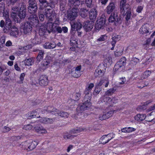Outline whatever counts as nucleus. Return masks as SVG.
<instances>
[{
    "label": "nucleus",
    "instance_id": "obj_1",
    "mask_svg": "<svg viewBox=\"0 0 155 155\" xmlns=\"http://www.w3.org/2000/svg\"><path fill=\"white\" fill-rule=\"evenodd\" d=\"M116 8L115 3L111 2L106 7L105 10L107 14L111 15L108 18L109 22H113L114 25L117 26L121 23V17L118 15Z\"/></svg>",
    "mask_w": 155,
    "mask_h": 155
},
{
    "label": "nucleus",
    "instance_id": "obj_2",
    "mask_svg": "<svg viewBox=\"0 0 155 155\" xmlns=\"http://www.w3.org/2000/svg\"><path fill=\"white\" fill-rule=\"evenodd\" d=\"M5 22L2 20L0 22V26L3 28V31L4 33H8L10 32L12 25V21L10 19L5 20Z\"/></svg>",
    "mask_w": 155,
    "mask_h": 155
},
{
    "label": "nucleus",
    "instance_id": "obj_3",
    "mask_svg": "<svg viewBox=\"0 0 155 155\" xmlns=\"http://www.w3.org/2000/svg\"><path fill=\"white\" fill-rule=\"evenodd\" d=\"M20 9L17 14V17L20 20V22L25 18L27 12L26 5L23 3L21 4Z\"/></svg>",
    "mask_w": 155,
    "mask_h": 155
},
{
    "label": "nucleus",
    "instance_id": "obj_4",
    "mask_svg": "<svg viewBox=\"0 0 155 155\" xmlns=\"http://www.w3.org/2000/svg\"><path fill=\"white\" fill-rule=\"evenodd\" d=\"M79 6H74L73 7L70 6L72 8L71 10L68 14V18L70 20L72 21L74 19L78 16L79 9L78 7Z\"/></svg>",
    "mask_w": 155,
    "mask_h": 155
},
{
    "label": "nucleus",
    "instance_id": "obj_5",
    "mask_svg": "<svg viewBox=\"0 0 155 155\" xmlns=\"http://www.w3.org/2000/svg\"><path fill=\"white\" fill-rule=\"evenodd\" d=\"M49 24H51L47 23V25L41 26L39 30V34L40 35L43 36L48 33L49 34L51 32V29H49Z\"/></svg>",
    "mask_w": 155,
    "mask_h": 155
},
{
    "label": "nucleus",
    "instance_id": "obj_6",
    "mask_svg": "<svg viewBox=\"0 0 155 155\" xmlns=\"http://www.w3.org/2000/svg\"><path fill=\"white\" fill-rule=\"evenodd\" d=\"M105 23V17L104 15H102L99 19L97 20L95 24V28L97 30L103 28Z\"/></svg>",
    "mask_w": 155,
    "mask_h": 155
},
{
    "label": "nucleus",
    "instance_id": "obj_7",
    "mask_svg": "<svg viewBox=\"0 0 155 155\" xmlns=\"http://www.w3.org/2000/svg\"><path fill=\"white\" fill-rule=\"evenodd\" d=\"M37 144V143L35 141L30 143L26 141L24 143L23 146H24L25 149H26L28 151H31L35 148Z\"/></svg>",
    "mask_w": 155,
    "mask_h": 155
},
{
    "label": "nucleus",
    "instance_id": "obj_8",
    "mask_svg": "<svg viewBox=\"0 0 155 155\" xmlns=\"http://www.w3.org/2000/svg\"><path fill=\"white\" fill-rule=\"evenodd\" d=\"M58 109L54 107L53 106H48L45 107L43 110H41L43 114L51 113L54 115H56V113Z\"/></svg>",
    "mask_w": 155,
    "mask_h": 155
},
{
    "label": "nucleus",
    "instance_id": "obj_9",
    "mask_svg": "<svg viewBox=\"0 0 155 155\" xmlns=\"http://www.w3.org/2000/svg\"><path fill=\"white\" fill-rule=\"evenodd\" d=\"M19 11V8L16 6L12 7L11 10V15L14 21L17 23H20V20L17 17V14Z\"/></svg>",
    "mask_w": 155,
    "mask_h": 155
},
{
    "label": "nucleus",
    "instance_id": "obj_10",
    "mask_svg": "<svg viewBox=\"0 0 155 155\" xmlns=\"http://www.w3.org/2000/svg\"><path fill=\"white\" fill-rule=\"evenodd\" d=\"M29 21L33 26H39V20L38 17L36 15H31L28 18Z\"/></svg>",
    "mask_w": 155,
    "mask_h": 155
},
{
    "label": "nucleus",
    "instance_id": "obj_11",
    "mask_svg": "<svg viewBox=\"0 0 155 155\" xmlns=\"http://www.w3.org/2000/svg\"><path fill=\"white\" fill-rule=\"evenodd\" d=\"M94 25V22L91 20H87L85 21L84 23L83 28L86 31H89L91 30Z\"/></svg>",
    "mask_w": 155,
    "mask_h": 155
},
{
    "label": "nucleus",
    "instance_id": "obj_12",
    "mask_svg": "<svg viewBox=\"0 0 155 155\" xmlns=\"http://www.w3.org/2000/svg\"><path fill=\"white\" fill-rule=\"evenodd\" d=\"M33 26L28 22H25L23 27V32L25 34L30 33L32 29Z\"/></svg>",
    "mask_w": 155,
    "mask_h": 155
},
{
    "label": "nucleus",
    "instance_id": "obj_13",
    "mask_svg": "<svg viewBox=\"0 0 155 155\" xmlns=\"http://www.w3.org/2000/svg\"><path fill=\"white\" fill-rule=\"evenodd\" d=\"M48 80L46 75H41L39 79V84L41 86H46L48 84Z\"/></svg>",
    "mask_w": 155,
    "mask_h": 155
},
{
    "label": "nucleus",
    "instance_id": "obj_14",
    "mask_svg": "<svg viewBox=\"0 0 155 155\" xmlns=\"http://www.w3.org/2000/svg\"><path fill=\"white\" fill-rule=\"evenodd\" d=\"M41 111V109L37 110V111H32V112L29 113L28 114L27 118L29 119H31L32 118L37 117V118L40 117V116H38V112Z\"/></svg>",
    "mask_w": 155,
    "mask_h": 155
},
{
    "label": "nucleus",
    "instance_id": "obj_15",
    "mask_svg": "<svg viewBox=\"0 0 155 155\" xmlns=\"http://www.w3.org/2000/svg\"><path fill=\"white\" fill-rule=\"evenodd\" d=\"M110 135L107 134L104 135L101 137L99 140V142L103 144H104L107 143L110 140L113 138L112 136L111 138H109Z\"/></svg>",
    "mask_w": 155,
    "mask_h": 155
},
{
    "label": "nucleus",
    "instance_id": "obj_16",
    "mask_svg": "<svg viewBox=\"0 0 155 155\" xmlns=\"http://www.w3.org/2000/svg\"><path fill=\"white\" fill-rule=\"evenodd\" d=\"M149 26V25L148 24L143 25L139 29V32L141 34L148 33Z\"/></svg>",
    "mask_w": 155,
    "mask_h": 155
},
{
    "label": "nucleus",
    "instance_id": "obj_17",
    "mask_svg": "<svg viewBox=\"0 0 155 155\" xmlns=\"http://www.w3.org/2000/svg\"><path fill=\"white\" fill-rule=\"evenodd\" d=\"M89 13V18L91 20H95L96 19L97 15V12L95 8L91 9Z\"/></svg>",
    "mask_w": 155,
    "mask_h": 155
},
{
    "label": "nucleus",
    "instance_id": "obj_18",
    "mask_svg": "<svg viewBox=\"0 0 155 155\" xmlns=\"http://www.w3.org/2000/svg\"><path fill=\"white\" fill-rule=\"evenodd\" d=\"M49 29H51V32H58L59 33H61L62 32V29L60 27L58 26V25H49Z\"/></svg>",
    "mask_w": 155,
    "mask_h": 155
},
{
    "label": "nucleus",
    "instance_id": "obj_19",
    "mask_svg": "<svg viewBox=\"0 0 155 155\" xmlns=\"http://www.w3.org/2000/svg\"><path fill=\"white\" fill-rule=\"evenodd\" d=\"M68 5L69 6H79L80 4V0H68Z\"/></svg>",
    "mask_w": 155,
    "mask_h": 155
},
{
    "label": "nucleus",
    "instance_id": "obj_20",
    "mask_svg": "<svg viewBox=\"0 0 155 155\" xmlns=\"http://www.w3.org/2000/svg\"><path fill=\"white\" fill-rule=\"evenodd\" d=\"M10 31V35L11 36L16 37L18 35V29L14 26H12Z\"/></svg>",
    "mask_w": 155,
    "mask_h": 155
},
{
    "label": "nucleus",
    "instance_id": "obj_21",
    "mask_svg": "<svg viewBox=\"0 0 155 155\" xmlns=\"http://www.w3.org/2000/svg\"><path fill=\"white\" fill-rule=\"evenodd\" d=\"M44 47L46 49H51L55 48L56 44L54 42H46L43 45Z\"/></svg>",
    "mask_w": 155,
    "mask_h": 155
},
{
    "label": "nucleus",
    "instance_id": "obj_22",
    "mask_svg": "<svg viewBox=\"0 0 155 155\" xmlns=\"http://www.w3.org/2000/svg\"><path fill=\"white\" fill-rule=\"evenodd\" d=\"M83 102V103L77 108L78 109H80L81 111L86 110L87 108L90 107L91 105L90 103H87L84 101Z\"/></svg>",
    "mask_w": 155,
    "mask_h": 155
},
{
    "label": "nucleus",
    "instance_id": "obj_23",
    "mask_svg": "<svg viewBox=\"0 0 155 155\" xmlns=\"http://www.w3.org/2000/svg\"><path fill=\"white\" fill-rule=\"evenodd\" d=\"M39 121L44 124H48L52 123L53 122V119L44 117L40 119Z\"/></svg>",
    "mask_w": 155,
    "mask_h": 155
},
{
    "label": "nucleus",
    "instance_id": "obj_24",
    "mask_svg": "<svg viewBox=\"0 0 155 155\" xmlns=\"http://www.w3.org/2000/svg\"><path fill=\"white\" fill-rule=\"evenodd\" d=\"M140 60L136 58L133 57L132 58L130 61L129 65L131 67H134L137 63L140 62Z\"/></svg>",
    "mask_w": 155,
    "mask_h": 155
},
{
    "label": "nucleus",
    "instance_id": "obj_25",
    "mask_svg": "<svg viewBox=\"0 0 155 155\" xmlns=\"http://www.w3.org/2000/svg\"><path fill=\"white\" fill-rule=\"evenodd\" d=\"M78 40L74 34H71L70 38V44L71 45L75 46L77 44Z\"/></svg>",
    "mask_w": 155,
    "mask_h": 155
},
{
    "label": "nucleus",
    "instance_id": "obj_26",
    "mask_svg": "<svg viewBox=\"0 0 155 155\" xmlns=\"http://www.w3.org/2000/svg\"><path fill=\"white\" fill-rule=\"evenodd\" d=\"M55 116H58L64 118H67L68 116V114L65 112L62 111L58 109Z\"/></svg>",
    "mask_w": 155,
    "mask_h": 155
},
{
    "label": "nucleus",
    "instance_id": "obj_27",
    "mask_svg": "<svg viewBox=\"0 0 155 155\" xmlns=\"http://www.w3.org/2000/svg\"><path fill=\"white\" fill-rule=\"evenodd\" d=\"M104 84H105L104 86L105 87H106L108 86L109 84V81L106 80H101L99 82H98L97 83L96 86L100 87L102 85Z\"/></svg>",
    "mask_w": 155,
    "mask_h": 155
},
{
    "label": "nucleus",
    "instance_id": "obj_28",
    "mask_svg": "<svg viewBox=\"0 0 155 155\" xmlns=\"http://www.w3.org/2000/svg\"><path fill=\"white\" fill-rule=\"evenodd\" d=\"M28 12L31 14H34L37 10V6H28Z\"/></svg>",
    "mask_w": 155,
    "mask_h": 155
},
{
    "label": "nucleus",
    "instance_id": "obj_29",
    "mask_svg": "<svg viewBox=\"0 0 155 155\" xmlns=\"http://www.w3.org/2000/svg\"><path fill=\"white\" fill-rule=\"evenodd\" d=\"M123 49L120 46L117 47V48L114 52V54L116 57H119L121 56L123 53Z\"/></svg>",
    "mask_w": 155,
    "mask_h": 155
},
{
    "label": "nucleus",
    "instance_id": "obj_30",
    "mask_svg": "<svg viewBox=\"0 0 155 155\" xmlns=\"http://www.w3.org/2000/svg\"><path fill=\"white\" fill-rule=\"evenodd\" d=\"M35 130L40 134H46L47 133L46 130L42 126H38L35 127Z\"/></svg>",
    "mask_w": 155,
    "mask_h": 155
},
{
    "label": "nucleus",
    "instance_id": "obj_31",
    "mask_svg": "<svg viewBox=\"0 0 155 155\" xmlns=\"http://www.w3.org/2000/svg\"><path fill=\"white\" fill-rule=\"evenodd\" d=\"M50 61L49 60H44L42 62L41 66L43 69H45L48 68L49 66V64Z\"/></svg>",
    "mask_w": 155,
    "mask_h": 155
},
{
    "label": "nucleus",
    "instance_id": "obj_32",
    "mask_svg": "<svg viewBox=\"0 0 155 155\" xmlns=\"http://www.w3.org/2000/svg\"><path fill=\"white\" fill-rule=\"evenodd\" d=\"M84 129L81 128L77 127L75 129H72L70 131V134H77L79 133L84 130Z\"/></svg>",
    "mask_w": 155,
    "mask_h": 155
},
{
    "label": "nucleus",
    "instance_id": "obj_33",
    "mask_svg": "<svg viewBox=\"0 0 155 155\" xmlns=\"http://www.w3.org/2000/svg\"><path fill=\"white\" fill-rule=\"evenodd\" d=\"M44 54V51L42 50H40L38 54L37 57V61L38 62H40L42 60L43 58V56Z\"/></svg>",
    "mask_w": 155,
    "mask_h": 155
},
{
    "label": "nucleus",
    "instance_id": "obj_34",
    "mask_svg": "<svg viewBox=\"0 0 155 155\" xmlns=\"http://www.w3.org/2000/svg\"><path fill=\"white\" fill-rule=\"evenodd\" d=\"M56 18V15L54 13H52L51 15H50L49 17H48V20L47 23L51 24H49L50 25H53L54 24H52V21L54 19H55Z\"/></svg>",
    "mask_w": 155,
    "mask_h": 155
},
{
    "label": "nucleus",
    "instance_id": "obj_35",
    "mask_svg": "<svg viewBox=\"0 0 155 155\" xmlns=\"http://www.w3.org/2000/svg\"><path fill=\"white\" fill-rule=\"evenodd\" d=\"M88 14L89 12L88 10L86 8H83L81 12L80 15L82 17L85 18L87 17Z\"/></svg>",
    "mask_w": 155,
    "mask_h": 155
},
{
    "label": "nucleus",
    "instance_id": "obj_36",
    "mask_svg": "<svg viewBox=\"0 0 155 155\" xmlns=\"http://www.w3.org/2000/svg\"><path fill=\"white\" fill-rule=\"evenodd\" d=\"M146 118V117L144 114H139L135 117V120L138 121H142Z\"/></svg>",
    "mask_w": 155,
    "mask_h": 155
},
{
    "label": "nucleus",
    "instance_id": "obj_37",
    "mask_svg": "<svg viewBox=\"0 0 155 155\" xmlns=\"http://www.w3.org/2000/svg\"><path fill=\"white\" fill-rule=\"evenodd\" d=\"M77 135L74 134H72L69 133V134L67 133L63 136V138L65 140L71 139L76 137Z\"/></svg>",
    "mask_w": 155,
    "mask_h": 155
},
{
    "label": "nucleus",
    "instance_id": "obj_38",
    "mask_svg": "<svg viewBox=\"0 0 155 155\" xmlns=\"http://www.w3.org/2000/svg\"><path fill=\"white\" fill-rule=\"evenodd\" d=\"M126 58L125 57H123L119 60V61L117 63L120 65H121L123 68L126 64Z\"/></svg>",
    "mask_w": 155,
    "mask_h": 155
},
{
    "label": "nucleus",
    "instance_id": "obj_39",
    "mask_svg": "<svg viewBox=\"0 0 155 155\" xmlns=\"http://www.w3.org/2000/svg\"><path fill=\"white\" fill-rule=\"evenodd\" d=\"M124 68L117 63L114 65V70L115 71H118L119 72H121L123 71Z\"/></svg>",
    "mask_w": 155,
    "mask_h": 155
},
{
    "label": "nucleus",
    "instance_id": "obj_40",
    "mask_svg": "<svg viewBox=\"0 0 155 155\" xmlns=\"http://www.w3.org/2000/svg\"><path fill=\"white\" fill-rule=\"evenodd\" d=\"M42 10L44 12V14H45L46 17L48 18L51 15V9L45 8Z\"/></svg>",
    "mask_w": 155,
    "mask_h": 155
},
{
    "label": "nucleus",
    "instance_id": "obj_41",
    "mask_svg": "<svg viewBox=\"0 0 155 155\" xmlns=\"http://www.w3.org/2000/svg\"><path fill=\"white\" fill-rule=\"evenodd\" d=\"M60 9L61 11H64L65 9V6L66 4V0H60Z\"/></svg>",
    "mask_w": 155,
    "mask_h": 155
},
{
    "label": "nucleus",
    "instance_id": "obj_42",
    "mask_svg": "<svg viewBox=\"0 0 155 155\" xmlns=\"http://www.w3.org/2000/svg\"><path fill=\"white\" fill-rule=\"evenodd\" d=\"M44 12L42 11H40L38 12V15L39 19L40 21H44L45 18V14H44Z\"/></svg>",
    "mask_w": 155,
    "mask_h": 155
},
{
    "label": "nucleus",
    "instance_id": "obj_43",
    "mask_svg": "<svg viewBox=\"0 0 155 155\" xmlns=\"http://www.w3.org/2000/svg\"><path fill=\"white\" fill-rule=\"evenodd\" d=\"M116 90L114 88H112L107 90L105 93V95L110 96Z\"/></svg>",
    "mask_w": 155,
    "mask_h": 155
},
{
    "label": "nucleus",
    "instance_id": "obj_44",
    "mask_svg": "<svg viewBox=\"0 0 155 155\" xmlns=\"http://www.w3.org/2000/svg\"><path fill=\"white\" fill-rule=\"evenodd\" d=\"M151 73L150 71L147 70L144 72L141 76V78L144 79L147 78Z\"/></svg>",
    "mask_w": 155,
    "mask_h": 155
},
{
    "label": "nucleus",
    "instance_id": "obj_45",
    "mask_svg": "<svg viewBox=\"0 0 155 155\" xmlns=\"http://www.w3.org/2000/svg\"><path fill=\"white\" fill-rule=\"evenodd\" d=\"M34 61L31 58L26 59L25 60V65L30 66L34 63Z\"/></svg>",
    "mask_w": 155,
    "mask_h": 155
},
{
    "label": "nucleus",
    "instance_id": "obj_46",
    "mask_svg": "<svg viewBox=\"0 0 155 155\" xmlns=\"http://www.w3.org/2000/svg\"><path fill=\"white\" fill-rule=\"evenodd\" d=\"M91 98V94H89V95H85L83 101H84L87 103H90V100Z\"/></svg>",
    "mask_w": 155,
    "mask_h": 155
},
{
    "label": "nucleus",
    "instance_id": "obj_47",
    "mask_svg": "<svg viewBox=\"0 0 155 155\" xmlns=\"http://www.w3.org/2000/svg\"><path fill=\"white\" fill-rule=\"evenodd\" d=\"M102 88L98 87V86H95V87L93 93V94L94 95H97L99 94L101 91Z\"/></svg>",
    "mask_w": 155,
    "mask_h": 155
},
{
    "label": "nucleus",
    "instance_id": "obj_48",
    "mask_svg": "<svg viewBox=\"0 0 155 155\" xmlns=\"http://www.w3.org/2000/svg\"><path fill=\"white\" fill-rule=\"evenodd\" d=\"M74 24L75 25L77 31H79L80 29L82 27V25L80 20H78Z\"/></svg>",
    "mask_w": 155,
    "mask_h": 155
},
{
    "label": "nucleus",
    "instance_id": "obj_49",
    "mask_svg": "<svg viewBox=\"0 0 155 155\" xmlns=\"http://www.w3.org/2000/svg\"><path fill=\"white\" fill-rule=\"evenodd\" d=\"M120 12L123 15H125V14L126 13H125L126 12H127V11L128 10H127V6H120Z\"/></svg>",
    "mask_w": 155,
    "mask_h": 155
},
{
    "label": "nucleus",
    "instance_id": "obj_50",
    "mask_svg": "<svg viewBox=\"0 0 155 155\" xmlns=\"http://www.w3.org/2000/svg\"><path fill=\"white\" fill-rule=\"evenodd\" d=\"M71 75L74 78H78L81 76V74H80V72H78V71L74 70L72 71Z\"/></svg>",
    "mask_w": 155,
    "mask_h": 155
},
{
    "label": "nucleus",
    "instance_id": "obj_51",
    "mask_svg": "<svg viewBox=\"0 0 155 155\" xmlns=\"http://www.w3.org/2000/svg\"><path fill=\"white\" fill-rule=\"evenodd\" d=\"M125 15H126L125 19L126 20L128 21L130 19L131 15V11L130 9H129L128 11H127V12Z\"/></svg>",
    "mask_w": 155,
    "mask_h": 155
},
{
    "label": "nucleus",
    "instance_id": "obj_52",
    "mask_svg": "<svg viewBox=\"0 0 155 155\" xmlns=\"http://www.w3.org/2000/svg\"><path fill=\"white\" fill-rule=\"evenodd\" d=\"M107 38V37L105 35H101L97 40V41H103L106 40Z\"/></svg>",
    "mask_w": 155,
    "mask_h": 155
},
{
    "label": "nucleus",
    "instance_id": "obj_53",
    "mask_svg": "<svg viewBox=\"0 0 155 155\" xmlns=\"http://www.w3.org/2000/svg\"><path fill=\"white\" fill-rule=\"evenodd\" d=\"M153 113V112H151L150 114H148L147 116L146 117V121L148 122H153L154 123H155V118H153V119H152L151 120H147V117H150L152 115V113Z\"/></svg>",
    "mask_w": 155,
    "mask_h": 155
},
{
    "label": "nucleus",
    "instance_id": "obj_54",
    "mask_svg": "<svg viewBox=\"0 0 155 155\" xmlns=\"http://www.w3.org/2000/svg\"><path fill=\"white\" fill-rule=\"evenodd\" d=\"M76 26L74 23L73 24H71V30L70 32L71 34H74L76 31Z\"/></svg>",
    "mask_w": 155,
    "mask_h": 155
},
{
    "label": "nucleus",
    "instance_id": "obj_55",
    "mask_svg": "<svg viewBox=\"0 0 155 155\" xmlns=\"http://www.w3.org/2000/svg\"><path fill=\"white\" fill-rule=\"evenodd\" d=\"M39 2L41 4L42 6H44V7H47L48 5V3L46 0H38Z\"/></svg>",
    "mask_w": 155,
    "mask_h": 155
},
{
    "label": "nucleus",
    "instance_id": "obj_56",
    "mask_svg": "<svg viewBox=\"0 0 155 155\" xmlns=\"http://www.w3.org/2000/svg\"><path fill=\"white\" fill-rule=\"evenodd\" d=\"M92 0H85V4L87 8H91Z\"/></svg>",
    "mask_w": 155,
    "mask_h": 155
},
{
    "label": "nucleus",
    "instance_id": "obj_57",
    "mask_svg": "<svg viewBox=\"0 0 155 155\" xmlns=\"http://www.w3.org/2000/svg\"><path fill=\"white\" fill-rule=\"evenodd\" d=\"M118 100L115 97H113L112 99L110 98V106L113 105L114 104L117 102Z\"/></svg>",
    "mask_w": 155,
    "mask_h": 155
},
{
    "label": "nucleus",
    "instance_id": "obj_58",
    "mask_svg": "<svg viewBox=\"0 0 155 155\" xmlns=\"http://www.w3.org/2000/svg\"><path fill=\"white\" fill-rule=\"evenodd\" d=\"M29 6H37L35 0H29Z\"/></svg>",
    "mask_w": 155,
    "mask_h": 155
},
{
    "label": "nucleus",
    "instance_id": "obj_59",
    "mask_svg": "<svg viewBox=\"0 0 155 155\" xmlns=\"http://www.w3.org/2000/svg\"><path fill=\"white\" fill-rule=\"evenodd\" d=\"M58 0H49L51 4V8H54L55 6V5L57 4Z\"/></svg>",
    "mask_w": 155,
    "mask_h": 155
},
{
    "label": "nucleus",
    "instance_id": "obj_60",
    "mask_svg": "<svg viewBox=\"0 0 155 155\" xmlns=\"http://www.w3.org/2000/svg\"><path fill=\"white\" fill-rule=\"evenodd\" d=\"M104 70H101L99 69H97L95 70V74L96 73H97L98 74V75H102L104 74Z\"/></svg>",
    "mask_w": 155,
    "mask_h": 155
},
{
    "label": "nucleus",
    "instance_id": "obj_61",
    "mask_svg": "<svg viewBox=\"0 0 155 155\" xmlns=\"http://www.w3.org/2000/svg\"><path fill=\"white\" fill-rule=\"evenodd\" d=\"M114 111H110L107 113H105V114L106 115L107 119H108L111 117L113 115Z\"/></svg>",
    "mask_w": 155,
    "mask_h": 155
},
{
    "label": "nucleus",
    "instance_id": "obj_62",
    "mask_svg": "<svg viewBox=\"0 0 155 155\" xmlns=\"http://www.w3.org/2000/svg\"><path fill=\"white\" fill-rule=\"evenodd\" d=\"M106 95H105V94L104 95V96L102 98L103 101H104V102H106L109 104L110 100V97H106Z\"/></svg>",
    "mask_w": 155,
    "mask_h": 155
},
{
    "label": "nucleus",
    "instance_id": "obj_63",
    "mask_svg": "<svg viewBox=\"0 0 155 155\" xmlns=\"http://www.w3.org/2000/svg\"><path fill=\"white\" fill-rule=\"evenodd\" d=\"M3 16L4 17V19L6 20L7 19H10L9 18V14L8 12H5L4 11L3 12Z\"/></svg>",
    "mask_w": 155,
    "mask_h": 155
},
{
    "label": "nucleus",
    "instance_id": "obj_64",
    "mask_svg": "<svg viewBox=\"0 0 155 155\" xmlns=\"http://www.w3.org/2000/svg\"><path fill=\"white\" fill-rule=\"evenodd\" d=\"M94 86V85L93 83H91L89 84L86 85V88L87 90L91 91Z\"/></svg>",
    "mask_w": 155,
    "mask_h": 155
}]
</instances>
